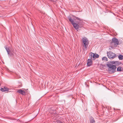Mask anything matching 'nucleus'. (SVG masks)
I'll list each match as a JSON object with an SVG mask.
<instances>
[{
	"label": "nucleus",
	"instance_id": "obj_10",
	"mask_svg": "<svg viewBox=\"0 0 123 123\" xmlns=\"http://www.w3.org/2000/svg\"><path fill=\"white\" fill-rule=\"evenodd\" d=\"M91 57H92L93 58H94L95 57L98 58L99 57V55L98 54H94L93 53H92V54L91 55Z\"/></svg>",
	"mask_w": 123,
	"mask_h": 123
},
{
	"label": "nucleus",
	"instance_id": "obj_3",
	"mask_svg": "<svg viewBox=\"0 0 123 123\" xmlns=\"http://www.w3.org/2000/svg\"><path fill=\"white\" fill-rule=\"evenodd\" d=\"M82 45L83 47L86 49L89 44V41L88 39H82Z\"/></svg>",
	"mask_w": 123,
	"mask_h": 123
},
{
	"label": "nucleus",
	"instance_id": "obj_1",
	"mask_svg": "<svg viewBox=\"0 0 123 123\" xmlns=\"http://www.w3.org/2000/svg\"><path fill=\"white\" fill-rule=\"evenodd\" d=\"M72 16L75 18L73 19H72L71 17H68V19L69 22L71 23L73 26L74 28L78 31L79 30V28H80L84 24V22L83 21L82 19L76 17L72 15Z\"/></svg>",
	"mask_w": 123,
	"mask_h": 123
},
{
	"label": "nucleus",
	"instance_id": "obj_9",
	"mask_svg": "<svg viewBox=\"0 0 123 123\" xmlns=\"http://www.w3.org/2000/svg\"><path fill=\"white\" fill-rule=\"evenodd\" d=\"M8 89L6 87H4V88H1L0 90L2 92H7L8 91Z\"/></svg>",
	"mask_w": 123,
	"mask_h": 123
},
{
	"label": "nucleus",
	"instance_id": "obj_18",
	"mask_svg": "<svg viewBox=\"0 0 123 123\" xmlns=\"http://www.w3.org/2000/svg\"><path fill=\"white\" fill-rule=\"evenodd\" d=\"M116 38H117V37H113L112 38H114V39Z\"/></svg>",
	"mask_w": 123,
	"mask_h": 123
},
{
	"label": "nucleus",
	"instance_id": "obj_14",
	"mask_svg": "<svg viewBox=\"0 0 123 123\" xmlns=\"http://www.w3.org/2000/svg\"><path fill=\"white\" fill-rule=\"evenodd\" d=\"M102 60L105 61H108L107 58L105 57H103L102 58Z\"/></svg>",
	"mask_w": 123,
	"mask_h": 123
},
{
	"label": "nucleus",
	"instance_id": "obj_11",
	"mask_svg": "<svg viewBox=\"0 0 123 123\" xmlns=\"http://www.w3.org/2000/svg\"><path fill=\"white\" fill-rule=\"evenodd\" d=\"M95 121L93 118L92 117H91L90 119V123H95Z\"/></svg>",
	"mask_w": 123,
	"mask_h": 123
},
{
	"label": "nucleus",
	"instance_id": "obj_2",
	"mask_svg": "<svg viewBox=\"0 0 123 123\" xmlns=\"http://www.w3.org/2000/svg\"><path fill=\"white\" fill-rule=\"evenodd\" d=\"M108 67L109 68L108 71L109 73L112 74L115 72L116 68L115 66L112 64H108Z\"/></svg>",
	"mask_w": 123,
	"mask_h": 123
},
{
	"label": "nucleus",
	"instance_id": "obj_17",
	"mask_svg": "<svg viewBox=\"0 0 123 123\" xmlns=\"http://www.w3.org/2000/svg\"><path fill=\"white\" fill-rule=\"evenodd\" d=\"M108 34H109L110 35H113V36H114V35H114V34H110V33H109V32L108 31Z\"/></svg>",
	"mask_w": 123,
	"mask_h": 123
},
{
	"label": "nucleus",
	"instance_id": "obj_19",
	"mask_svg": "<svg viewBox=\"0 0 123 123\" xmlns=\"http://www.w3.org/2000/svg\"><path fill=\"white\" fill-rule=\"evenodd\" d=\"M58 123H62L60 121H58Z\"/></svg>",
	"mask_w": 123,
	"mask_h": 123
},
{
	"label": "nucleus",
	"instance_id": "obj_8",
	"mask_svg": "<svg viewBox=\"0 0 123 123\" xmlns=\"http://www.w3.org/2000/svg\"><path fill=\"white\" fill-rule=\"evenodd\" d=\"M18 92L22 95H24L25 94V91H24L22 90V89L18 90Z\"/></svg>",
	"mask_w": 123,
	"mask_h": 123
},
{
	"label": "nucleus",
	"instance_id": "obj_13",
	"mask_svg": "<svg viewBox=\"0 0 123 123\" xmlns=\"http://www.w3.org/2000/svg\"><path fill=\"white\" fill-rule=\"evenodd\" d=\"M117 71H122L123 69L122 67H119L117 68Z\"/></svg>",
	"mask_w": 123,
	"mask_h": 123
},
{
	"label": "nucleus",
	"instance_id": "obj_5",
	"mask_svg": "<svg viewBox=\"0 0 123 123\" xmlns=\"http://www.w3.org/2000/svg\"><path fill=\"white\" fill-rule=\"evenodd\" d=\"M109 53L108 58H109L110 59H113L115 57L116 55L114 53L111 52H109Z\"/></svg>",
	"mask_w": 123,
	"mask_h": 123
},
{
	"label": "nucleus",
	"instance_id": "obj_20",
	"mask_svg": "<svg viewBox=\"0 0 123 123\" xmlns=\"http://www.w3.org/2000/svg\"><path fill=\"white\" fill-rule=\"evenodd\" d=\"M106 66H108V63H106Z\"/></svg>",
	"mask_w": 123,
	"mask_h": 123
},
{
	"label": "nucleus",
	"instance_id": "obj_15",
	"mask_svg": "<svg viewBox=\"0 0 123 123\" xmlns=\"http://www.w3.org/2000/svg\"><path fill=\"white\" fill-rule=\"evenodd\" d=\"M118 58L119 60H123V55H120L118 56Z\"/></svg>",
	"mask_w": 123,
	"mask_h": 123
},
{
	"label": "nucleus",
	"instance_id": "obj_6",
	"mask_svg": "<svg viewBox=\"0 0 123 123\" xmlns=\"http://www.w3.org/2000/svg\"><path fill=\"white\" fill-rule=\"evenodd\" d=\"M110 63L113 64H114V65L116 66L121 64V62L118 61H112Z\"/></svg>",
	"mask_w": 123,
	"mask_h": 123
},
{
	"label": "nucleus",
	"instance_id": "obj_21",
	"mask_svg": "<svg viewBox=\"0 0 123 123\" xmlns=\"http://www.w3.org/2000/svg\"><path fill=\"white\" fill-rule=\"evenodd\" d=\"M83 38L85 39V38H85V37L84 38Z\"/></svg>",
	"mask_w": 123,
	"mask_h": 123
},
{
	"label": "nucleus",
	"instance_id": "obj_4",
	"mask_svg": "<svg viewBox=\"0 0 123 123\" xmlns=\"http://www.w3.org/2000/svg\"><path fill=\"white\" fill-rule=\"evenodd\" d=\"M119 41L117 39H112L111 45L114 46H117L118 44Z\"/></svg>",
	"mask_w": 123,
	"mask_h": 123
},
{
	"label": "nucleus",
	"instance_id": "obj_16",
	"mask_svg": "<svg viewBox=\"0 0 123 123\" xmlns=\"http://www.w3.org/2000/svg\"><path fill=\"white\" fill-rule=\"evenodd\" d=\"M13 55V52H12L10 51V52H9V54L8 55Z\"/></svg>",
	"mask_w": 123,
	"mask_h": 123
},
{
	"label": "nucleus",
	"instance_id": "obj_7",
	"mask_svg": "<svg viewBox=\"0 0 123 123\" xmlns=\"http://www.w3.org/2000/svg\"><path fill=\"white\" fill-rule=\"evenodd\" d=\"M92 60L90 59H88L87 65L88 66H90L92 64Z\"/></svg>",
	"mask_w": 123,
	"mask_h": 123
},
{
	"label": "nucleus",
	"instance_id": "obj_12",
	"mask_svg": "<svg viewBox=\"0 0 123 123\" xmlns=\"http://www.w3.org/2000/svg\"><path fill=\"white\" fill-rule=\"evenodd\" d=\"M5 47L7 53L8 55H9V52H10V49L8 48H7L6 46H5Z\"/></svg>",
	"mask_w": 123,
	"mask_h": 123
},
{
	"label": "nucleus",
	"instance_id": "obj_22",
	"mask_svg": "<svg viewBox=\"0 0 123 123\" xmlns=\"http://www.w3.org/2000/svg\"><path fill=\"white\" fill-rule=\"evenodd\" d=\"M107 54H108V52H107Z\"/></svg>",
	"mask_w": 123,
	"mask_h": 123
}]
</instances>
